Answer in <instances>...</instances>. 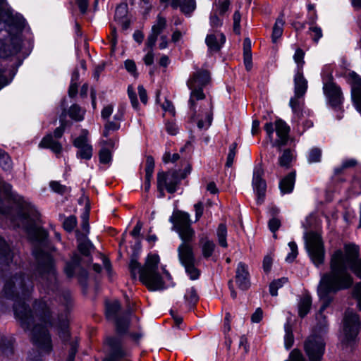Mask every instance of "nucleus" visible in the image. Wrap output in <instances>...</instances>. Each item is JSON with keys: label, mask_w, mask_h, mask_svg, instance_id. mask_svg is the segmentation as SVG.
<instances>
[{"label": "nucleus", "mask_w": 361, "mask_h": 361, "mask_svg": "<svg viewBox=\"0 0 361 361\" xmlns=\"http://www.w3.org/2000/svg\"><path fill=\"white\" fill-rule=\"evenodd\" d=\"M0 166L4 171H9L12 167V161L9 155L0 149Z\"/></svg>", "instance_id": "nucleus-42"}, {"label": "nucleus", "mask_w": 361, "mask_h": 361, "mask_svg": "<svg viewBox=\"0 0 361 361\" xmlns=\"http://www.w3.org/2000/svg\"><path fill=\"white\" fill-rule=\"evenodd\" d=\"M166 27V19L164 17L158 15L156 22L152 25L151 32L149 35L145 43V46L147 49H153L157 40V37L164 31Z\"/></svg>", "instance_id": "nucleus-19"}, {"label": "nucleus", "mask_w": 361, "mask_h": 361, "mask_svg": "<svg viewBox=\"0 0 361 361\" xmlns=\"http://www.w3.org/2000/svg\"><path fill=\"white\" fill-rule=\"evenodd\" d=\"M305 52L300 48H298L293 55L294 61L297 64L296 71H302V67L305 63L304 61Z\"/></svg>", "instance_id": "nucleus-43"}, {"label": "nucleus", "mask_w": 361, "mask_h": 361, "mask_svg": "<svg viewBox=\"0 0 361 361\" xmlns=\"http://www.w3.org/2000/svg\"><path fill=\"white\" fill-rule=\"evenodd\" d=\"M85 111L81 109L78 104H73L68 110V116L76 121H81L84 119Z\"/></svg>", "instance_id": "nucleus-33"}, {"label": "nucleus", "mask_w": 361, "mask_h": 361, "mask_svg": "<svg viewBox=\"0 0 361 361\" xmlns=\"http://www.w3.org/2000/svg\"><path fill=\"white\" fill-rule=\"evenodd\" d=\"M288 281V279L283 277L272 281L269 285V292L272 296H276L278 295V289L283 286Z\"/></svg>", "instance_id": "nucleus-40"}, {"label": "nucleus", "mask_w": 361, "mask_h": 361, "mask_svg": "<svg viewBox=\"0 0 361 361\" xmlns=\"http://www.w3.org/2000/svg\"><path fill=\"white\" fill-rule=\"evenodd\" d=\"M230 5L231 2L229 0L219 1L216 4L217 9L216 11L219 15H224L228 10Z\"/></svg>", "instance_id": "nucleus-54"}, {"label": "nucleus", "mask_w": 361, "mask_h": 361, "mask_svg": "<svg viewBox=\"0 0 361 361\" xmlns=\"http://www.w3.org/2000/svg\"><path fill=\"white\" fill-rule=\"evenodd\" d=\"M360 329L359 316L351 310H347L343 319V333L347 342L353 341Z\"/></svg>", "instance_id": "nucleus-14"}, {"label": "nucleus", "mask_w": 361, "mask_h": 361, "mask_svg": "<svg viewBox=\"0 0 361 361\" xmlns=\"http://www.w3.org/2000/svg\"><path fill=\"white\" fill-rule=\"evenodd\" d=\"M284 345L286 349H290L294 343V336L293 334L292 326L288 320L284 325Z\"/></svg>", "instance_id": "nucleus-32"}, {"label": "nucleus", "mask_w": 361, "mask_h": 361, "mask_svg": "<svg viewBox=\"0 0 361 361\" xmlns=\"http://www.w3.org/2000/svg\"><path fill=\"white\" fill-rule=\"evenodd\" d=\"M60 301L63 303L66 309L68 308V306L71 304V295L69 292H64L60 296Z\"/></svg>", "instance_id": "nucleus-63"}, {"label": "nucleus", "mask_w": 361, "mask_h": 361, "mask_svg": "<svg viewBox=\"0 0 361 361\" xmlns=\"http://www.w3.org/2000/svg\"><path fill=\"white\" fill-rule=\"evenodd\" d=\"M80 262V257L78 254H74L71 262H67L64 268V271L68 277L73 276L75 270L79 267Z\"/></svg>", "instance_id": "nucleus-29"}, {"label": "nucleus", "mask_w": 361, "mask_h": 361, "mask_svg": "<svg viewBox=\"0 0 361 361\" xmlns=\"http://www.w3.org/2000/svg\"><path fill=\"white\" fill-rule=\"evenodd\" d=\"M106 343L109 353L103 361H130V352L122 344L121 339L116 336L108 337Z\"/></svg>", "instance_id": "nucleus-13"}, {"label": "nucleus", "mask_w": 361, "mask_h": 361, "mask_svg": "<svg viewBox=\"0 0 361 361\" xmlns=\"http://www.w3.org/2000/svg\"><path fill=\"white\" fill-rule=\"evenodd\" d=\"M326 343L322 335L313 334L304 341L303 348L310 361H322Z\"/></svg>", "instance_id": "nucleus-10"}, {"label": "nucleus", "mask_w": 361, "mask_h": 361, "mask_svg": "<svg viewBox=\"0 0 361 361\" xmlns=\"http://www.w3.org/2000/svg\"><path fill=\"white\" fill-rule=\"evenodd\" d=\"M114 111V106L111 104H109L104 106L101 112V116L103 119H108L112 114Z\"/></svg>", "instance_id": "nucleus-64"}, {"label": "nucleus", "mask_w": 361, "mask_h": 361, "mask_svg": "<svg viewBox=\"0 0 361 361\" xmlns=\"http://www.w3.org/2000/svg\"><path fill=\"white\" fill-rule=\"evenodd\" d=\"M264 170L261 165L254 168L252 176V187L257 195V203L261 204L264 198L267 184L263 178Z\"/></svg>", "instance_id": "nucleus-16"}, {"label": "nucleus", "mask_w": 361, "mask_h": 361, "mask_svg": "<svg viewBox=\"0 0 361 361\" xmlns=\"http://www.w3.org/2000/svg\"><path fill=\"white\" fill-rule=\"evenodd\" d=\"M154 169V160L152 156H148L146 159L145 176L152 177Z\"/></svg>", "instance_id": "nucleus-53"}, {"label": "nucleus", "mask_w": 361, "mask_h": 361, "mask_svg": "<svg viewBox=\"0 0 361 361\" xmlns=\"http://www.w3.org/2000/svg\"><path fill=\"white\" fill-rule=\"evenodd\" d=\"M322 158V150L319 148L314 147L310 149L307 160L310 164L319 162Z\"/></svg>", "instance_id": "nucleus-44"}, {"label": "nucleus", "mask_w": 361, "mask_h": 361, "mask_svg": "<svg viewBox=\"0 0 361 361\" xmlns=\"http://www.w3.org/2000/svg\"><path fill=\"white\" fill-rule=\"evenodd\" d=\"M179 7L184 14L190 15L196 8V1L195 0H183Z\"/></svg>", "instance_id": "nucleus-38"}, {"label": "nucleus", "mask_w": 361, "mask_h": 361, "mask_svg": "<svg viewBox=\"0 0 361 361\" xmlns=\"http://www.w3.org/2000/svg\"><path fill=\"white\" fill-rule=\"evenodd\" d=\"M121 304L118 300L106 302V317L109 320L115 322L117 332L122 334L126 333L128 329L130 313L119 316Z\"/></svg>", "instance_id": "nucleus-12"}, {"label": "nucleus", "mask_w": 361, "mask_h": 361, "mask_svg": "<svg viewBox=\"0 0 361 361\" xmlns=\"http://www.w3.org/2000/svg\"><path fill=\"white\" fill-rule=\"evenodd\" d=\"M209 23H210V25L213 28H216V27H219L221 26L222 20L219 18L217 11H213L211 13V15L209 17Z\"/></svg>", "instance_id": "nucleus-55"}, {"label": "nucleus", "mask_w": 361, "mask_h": 361, "mask_svg": "<svg viewBox=\"0 0 361 361\" xmlns=\"http://www.w3.org/2000/svg\"><path fill=\"white\" fill-rule=\"evenodd\" d=\"M293 160V153L290 149L283 150L281 156L279 158V165L281 167L288 169Z\"/></svg>", "instance_id": "nucleus-30"}, {"label": "nucleus", "mask_w": 361, "mask_h": 361, "mask_svg": "<svg viewBox=\"0 0 361 361\" xmlns=\"http://www.w3.org/2000/svg\"><path fill=\"white\" fill-rule=\"evenodd\" d=\"M33 255L37 262V272L39 278L49 288L56 281L53 259L49 254L37 247L34 249Z\"/></svg>", "instance_id": "nucleus-8"}, {"label": "nucleus", "mask_w": 361, "mask_h": 361, "mask_svg": "<svg viewBox=\"0 0 361 361\" xmlns=\"http://www.w3.org/2000/svg\"><path fill=\"white\" fill-rule=\"evenodd\" d=\"M225 42L226 37L221 32L209 34L205 39V43L210 53L219 51Z\"/></svg>", "instance_id": "nucleus-22"}, {"label": "nucleus", "mask_w": 361, "mask_h": 361, "mask_svg": "<svg viewBox=\"0 0 361 361\" xmlns=\"http://www.w3.org/2000/svg\"><path fill=\"white\" fill-rule=\"evenodd\" d=\"M78 248V250L85 256H88L90 253L93 245L90 240L87 238L86 235L81 234L79 231L76 232Z\"/></svg>", "instance_id": "nucleus-26"}, {"label": "nucleus", "mask_w": 361, "mask_h": 361, "mask_svg": "<svg viewBox=\"0 0 361 361\" xmlns=\"http://www.w3.org/2000/svg\"><path fill=\"white\" fill-rule=\"evenodd\" d=\"M264 129L272 147L281 150V147L287 144L290 128L282 119H277L274 124L271 122L266 123Z\"/></svg>", "instance_id": "nucleus-9"}, {"label": "nucleus", "mask_w": 361, "mask_h": 361, "mask_svg": "<svg viewBox=\"0 0 361 361\" xmlns=\"http://www.w3.org/2000/svg\"><path fill=\"white\" fill-rule=\"evenodd\" d=\"M39 146L43 148H49L56 154H59L62 150L61 145L53 138L51 134H49L44 137Z\"/></svg>", "instance_id": "nucleus-25"}, {"label": "nucleus", "mask_w": 361, "mask_h": 361, "mask_svg": "<svg viewBox=\"0 0 361 361\" xmlns=\"http://www.w3.org/2000/svg\"><path fill=\"white\" fill-rule=\"evenodd\" d=\"M307 89V81L302 71H296L294 77V93L297 97H303Z\"/></svg>", "instance_id": "nucleus-23"}, {"label": "nucleus", "mask_w": 361, "mask_h": 361, "mask_svg": "<svg viewBox=\"0 0 361 361\" xmlns=\"http://www.w3.org/2000/svg\"><path fill=\"white\" fill-rule=\"evenodd\" d=\"M235 283L240 289L245 290L250 287L248 267L244 262H240L238 264L235 270Z\"/></svg>", "instance_id": "nucleus-21"}, {"label": "nucleus", "mask_w": 361, "mask_h": 361, "mask_svg": "<svg viewBox=\"0 0 361 361\" xmlns=\"http://www.w3.org/2000/svg\"><path fill=\"white\" fill-rule=\"evenodd\" d=\"M288 246L290 247V252L286 256V261L287 262H292L298 256V246L296 243L293 241L290 242L288 243Z\"/></svg>", "instance_id": "nucleus-47"}, {"label": "nucleus", "mask_w": 361, "mask_h": 361, "mask_svg": "<svg viewBox=\"0 0 361 361\" xmlns=\"http://www.w3.org/2000/svg\"><path fill=\"white\" fill-rule=\"evenodd\" d=\"M359 249L355 245H345L344 252L338 250L332 255L330 262V271L323 274L317 288L319 298L323 300L317 319L323 317L322 312L330 304L329 295L350 288L353 283L350 269L361 278V259H358Z\"/></svg>", "instance_id": "nucleus-2"}, {"label": "nucleus", "mask_w": 361, "mask_h": 361, "mask_svg": "<svg viewBox=\"0 0 361 361\" xmlns=\"http://www.w3.org/2000/svg\"><path fill=\"white\" fill-rule=\"evenodd\" d=\"M295 171H292L282 178L279 183V188L281 194L292 192L295 182Z\"/></svg>", "instance_id": "nucleus-24"}, {"label": "nucleus", "mask_w": 361, "mask_h": 361, "mask_svg": "<svg viewBox=\"0 0 361 361\" xmlns=\"http://www.w3.org/2000/svg\"><path fill=\"white\" fill-rule=\"evenodd\" d=\"M351 84L352 99L357 111L361 112V76L352 71L348 74Z\"/></svg>", "instance_id": "nucleus-18"}, {"label": "nucleus", "mask_w": 361, "mask_h": 361, "mask_svg": "<svg viewBox=\"0 0 361 361\" xmlns=\"http://www.w3.org/2000/svg\"><path fill=\"white\" fill-rule=\"evenodd\" d=\"M353 297L357 300V305L361 311V283L355 285L353 292Z\"/></svg>", "instance_id": "nucleus-62"}, {"label": "nucleus", "mask_w": 361, "mask_h": 361, "mask_svg": "<svg viewBox=\"0 0 361 361\" xmlns=\"http://www.w3.org/2000/svg\"><path fill=\"white\" fill-rule=\"evenodd\" d=\"M301 97H297L295 94L293 97H292L290 100V106L293 110V111L299 116L300 113V102L299 99Z\"/></svg>", "instance_id": "nucleus-57"}, {"label": "nucleus", "mask_w": 361, "mask_h": 361, "mask_svg": "<svg viewBox=\"0 0 361 361\" xmlns=\"http://www.w3.org/2000/svg\"><path fill=\"white\" fill-rule=\"evenodd\" d=\"M184 298L185 302H187L189 305H195V303L197 302L199 299L196 289L194 287H190L188 288L185 294Z\"/></svg>", "instance_id": "nucleus-41"}, {"label": "nucleus", "mask_w": 361, "mask_h": 361, "mask_svg": "<svg viewBox=\"0 0 361 361\" xmlns=\"http://www.w3.org/2000/svg\"><path fill=\"white\" fill-rule=\"evenodd\" d=\"M309 30L310 32H312L311 37H312V40L315 43H317L319 42V40L323 36L322 30L321 27H319L318 26H316V25L315 26H311V27H310Z\"/></svg>", "instance_id": "nucleus-52"}, {"label": "nucleus", "mask_w": 361, "mask_h": 361, "mask_svg": "<svg viewBox=\"0 0 361 361\" xmlns=\"http://www.w3.org/2000/svg\"><path fill=\"white\" fill-rule=\"evenodd\" d=\"M173 229L178 233L182 243L177 249L180 263L184 267L185 272L191 280L200 277V271L197 267L192 243L195 237V231L192 228V221L189 214L178 211L170 218Z\"/></svg>", "instance_id": "nucleus-4"}, {"label": "nucleus", "mask_w": 361, "mask_h": 361, "mask_svg": "<svg viewBox=\"0 0 361 361\" xmlns=\"http://www.w3.org/2000/svg\"><path fill=\"white\" fill-rule=\"evenodd\" d=\"M323 90L329 104L335 109H341L343 100L341 88L330 80L324 82Z\"/></svg>", "instance_id": "nucleus-15"}, {"label": "nucleus", "mask_w": 361, "mask_h": 361, "mask_svg": "<svg viewBox=\"0 0 361 361\" xmlns=\"http://www.w3.org/2000/svg\"><path fill=\"white\" fill-rule=\"evenodd\" d=\"M312 306V298L309 295H304L298 302V314L300 317H305L310 312Z\"/></svg>", "instance_id": "nucleus-28"}, {"label": "nucleus", "mask_w": 361, "mask_h": 361, "mask_svg": "<svg viewBox=\"0 0 361 361\" xmlns=\"http://www.w3.org/2000/svg\"><path fill=\"white\" fill-rule=\"evenodd\" d=\"M237 144L235 142L232 143L229 147L228 154L227 155V159L226 166L231 167L234 161V158L236 154Z\"/></svg>", "instance_id": "nucleus-46"}, {"label": "nucleus", "mask_w": 361, "mask_h": 361, "mask_svg": "<svg viewBox=\"0 0 361 361\" xmlns=\"http://www.w3.org/2000/svg\"><path fill=\"white\" fill-rule=\"evenodd\" d=\"M201 242L202 243V252L204 258H209L211 257L214 252L215 248V244L213 241L205 238L204 240L202 239Z\"/></svg>", "instance_id": "nucleus-35"}, {"label": "nucleus", "mask_w": 361, "mask_h": 361, "mask_svg": "<svg viewBox=\"0 0 361 361\" xmlns=\"http://www.w3.org/2000/svg\"><path fill=\"white\" fill-rule=\"evenodd\" d=\"M305 246L314 265L322 264L325 252L321 236L314 232L308 233L305 237Z\"/></svg>", "instance_id": "nucleus-11"}, {"label": "nucleus", "mask_w": 361, "mask_h": 361, "mask_svg": "<svg viewBox=\"0 0 361 361\" xmlns=\"http://www.w3.org/2000/svg\"><path fill=\"white\" fill-rule=\"evenodd\" d=\"M159 258L158 255H149L143 267L136 259H131L129 268L133 278L140 274V280L150 290H159L164 288V283L157 271Z\"/></svg>", "instance_id": "nucleus-7"}, {"label": "nucleus", "mask_w": 361, "mask_h": 361, "mask_svg": "<svg viewBox=\"0 0 361 361\" xmlns=\"http://www.w3.org/2000/svg\"><path fill=\"white\" fill-rule=\"evenodd\" d=\"M18 256L6 240L0 236V269L4 272V285L0 295V305L6 300L14 302L13 311L16 319L25 331H30L33 344L40 353L35 358L30 354V361H40V354L52 349L51 340L47 331L52 325L50 302L43 298L36 300L32 311L26 305L33 290L32 278L26 275L18 262Z\"/></svg>", "instance_id": "nucleus-1"}, {"label": "nucleus", "mask_w": 361, "mask_h": 361, "mask_svg": "<svg viewBox=\"0 0 361 361\" xmlns=\"http://www.w3.org/2000/svg\"><path fill=\"white\" fill-rule=\"evenodd\" d=\"M268 226H269V230L272 233H274V237L276 238V235L275 234V233L281 226L280 220L276 218H272L269 221Z\"/></svg>", "instance_id": "nucleus-61"}, {"label": "nucleus", "mask_w": 361, "mask_h": 361, "mask_svg": "<svg viewBox=\"0 0 361 361\" xmlns=\"http://www.w3.org/2000/svg\"><path fill=\"white\" fill-rule=\"evenodd\" d=\"M59 337L63 341H67L70 336L68 330V314H62L59 317V323L57 324Z\"/></svg>", "instance_id": "nucleus-27"}, {"label": "nucleus", "mask_w": 361, "mask_h": 361, "mask_svg": "<svg viewBox=\"0 0 361 361\" xmlns=\"http://www.w3.org/2000/svg\"><path fill=\"white\" fill-rule=\"evenodd\" d=\"M227 228L225 224H220L217 228V237L219 245L223 247L228 246L226 242Z\"/></svg>", "instance_id": "nucleus-39"}, {"label": "nucleus", "mask_w": 361, "mask_h": 361, "mask_svg": "<svg viewBox=\"0 0 361 361\" xmlns=\"http://www.w3.org/2000/svg\"><path fill=\"white\" fill-rule=\"evenodd\" d=\"M87 130H83L82 135L75 138L73 145L78 148L77 157L80 159L89 160L92 157V146L88 143Z\"/></svg>", "instance_id": "nucleus-17"}, {"label": "nucleus", "mask_w": 361, "mask_h": 361, "mask_svg": "<svg viewBox=\"0 0 361 361\" xmlns=\"http://www.w3.org/2000/svg\"><path fill=\"white\" fill-rule=\"evenodd\" d=\"M240 19L241 16L238 11H236L233 16V31L238 35L240 34Z\"/></svg>", "instance_id": "nucleus-56"}, {"label": "nucleus", "mask_w": 361, "mask_h": 361, "mask_svg": "<svg viewBox=\"0 0 361 361\" xmlns=\"http://www.w3.org/2000/svg\"><path fill=\"white\" fill-rule=\"evenodd\" d=\"M127 6L126 4H121L118 6L115 11V19L116 20H123V18L126 17Z\"/></svg>", "instance_id": "nucleus-51"}, {"label": "nucleus", "mask_w": 361, "mask_h": 361, "mask_svg": "<svg viewBox=\"0 0 361 361\" xmlns=\"http://www.w3.org/2000/svg\"><path fill=\"white\" fill-rule=\"evenodd\" d=\"M99 161L102 164H109L111 161L112 156L111 151L102 147L99 152Z\"/></svg>", "instance_id": "nucleus-45"}, {"label": "nucleus", "mask_w": 361, "mask_h": 361, "mask_svg": "<svg viewBox=\"0 0 361 361\" xmlns=\"http://www.w3.org/2000/svg\"><path fill=\"white\" fill-rule=\"evenodd\" d=\"M120 126L119 122L108 121L104 124L102 135L108 138L113 132L117 131L120 128Z\"/></svg>", "instance_id": "nucleus-37"}, {"label": "nucleus", "mask_w": 361, "mask_h": 361, "mask_svg": "<svg viewBox=\"0 0 361 361\" xmlns=\"http://www.w3.org/2000/svg\"><path fill=\"white\" fill-rule=\"evenodd\" d=\"M13 337L1 338L0 348L7 356L13 353Z\"/></svg>", "instance_id": "nucleus-36"}, {"label": "nucleus", "mask_w": 361, "mask_h": 361, "mask_svg": "<svg viewBox=\"0 0 361 361\" xmlns=\"http://www.w3.org/2000/svg\"><path fill=\"white\" fill-rule=\"evenodd\" d=\"M284 20L282 18H278L275 22L272 31V41L276 42L280 38L283 31Z\"/></svg>", "instance_id": "nucleus-34"}, {"label": "nucleus", "mask_w": 361, "mask_h": 361, "mask_svg": "<svg viewBox=\"0 0 361 361\" xmlns=\"http://www.w3.org/2000/svg\"><path fill=\"white\" fill-rule=\"evenodd\" d=\"M210 82V73L204 69H197L187 81L190 90L188 100L190 119L196 122L200 130H207L213 120L212 104L206 99L203 88Z\"/></svg>", "instance_id": "nucleus-3"}, {"label": "nucleus", "mask_w": 361, "mask_h": 361, "mask_svg": "<svg viewBox=\"0 0 361 361\" xmlns=\"http://www.w3.org/2000/svg\"><path fill=\"white\" fill-rule=\"evenodd\" d=\"M3 188L6 195L12 198L20 207V211L16 218L11 219L16 221L18 226H22L27 232L29 238L39 244L45 243L47 238V233L44 229L35 224L38 219V213L33 206L27 204L22 197L12 192L11 185L3 183Z\"/></svg>", "instance_id": "nucleus-5"}, {"label": "nucleus", "mask_w": 361, "mask_h": 361, "mask_svg": "<svg viewBox=\"0 0 361 361\" xmlns=\"http://www.w3.org/2000/svg\"><path fill=\"white\" fill-rule=\"evenodd\" d=\"M77 225V219L75 216L67 217L63 222V228L67 231H72Z\"/></svg>", "instance_id": "nucleus-49"}, {"label": "nucleus", "mask_w": 361, "mask_h": 361, "mask_svg": "<svg viewBox=\"0 0 361 361\" xmlns=\"http://www.w3.org/2000/svg\"><path fill=\"white\" fill-rule=\"evenodd\" d=\"M286 361H307L302 353L298 349H293L289 355V359Z\"/></svg>", "instance_id": "nucleus-59"}, {"label": "nucleus", "mask_w": 361, "mask_h": 361, "mask_svg": "<svg viewBox=\"0 0 361 361\" xmlns=\"http://www.w3.org/2000/svg\"><path fill=\"white\" fill-rule=\"evenodd\" d=\"M288 246L290 247V252L286 256V261L287 262H292L298 256V246L296 243L293 241L290 242L288 243Z\"/></svg>", "instance_id": "nucleus-48"}, {"label": "nucleus", "mask_w": 361, "mask_h": 361, "mask_svg": "<svg viewBox=\"0 0 361 361\" xmlns=\"http://www.w3.org/2000/svg\"><path fill=\"white\" fill-rule=\"evenodd\" d=\"M128 94L133 107L135 109H138L139 103L137 99V94L131 86L128 87Z\"/></svg>", "instance_id": "nucleus-58"}, {"label": "nucleus", "mask_w": 361, "mask_h": 361, "mask_svg": "<svg viewBox=\"0 0 361 361\" xmlns=\"http://www.w3.org/2000/svg\"><path fill=\"white\" fill-rule=\"evenodd\" d=\"M49 185L53 191L59 194L65 193L67 189L65 185H61L58 181H51L50 182Z\"/></svg>", "instance_id": "nucleus-60"}, {"label": "nucleus", "mask_w": 361, "mask_h": 361, "mask_svg": "<svg viewBox=\"0 0 361 361\" xmlns=\"http://www.w3.org/2000/svg\"><path fill=\"white\" fill-rule=\"evenodd\" d=\"M25 20L19 16H10L0 10V31L6 28L8 37L0 40V57L16 56L21 49L20 33L25 27Z\"/></svg>", "instance_id": "nucleus-6"}, {"label": "nucleus", "mask_w": 361, "mask_h": 361, "mask_svg": "<svg viewBox=\"0 0 361 361\" xmlns=\"http://www.w3.org/2000/svg\"><path fill=\"white\" fill-rule=\"evenodd\" d=\"M13 75H11L10 69L6 68L5 66L0 65V90L10 83Z\"/></svg>", "instance_id": "nucleus-31"}, {"label": "nucleus", "mask_w": 361, "mask_h": 361, "mask_svg": "<svg viewBox=\"0 0 361 361\" xmlns=\"http://www.w3.org/2000/svg\"><path fill=\"white\" fill-rule=\"evenodd\" d=\"M161 176L165 183L164 187L168 192L173 194L177 191V186L180 183L179 171L177 170L168 172L159 171L157 173V178Z\"/></svg>", "instance_id": "nucleus-20"}, {"label": "nucleus", "mask_w": 361, "mask_h": 361, "mask_svg": "<svg viewBox=\"0 0 361 361\" xmlns=\"http://www.w3.org/2000/svg\"><path fill=\"white\" fill-rule=\"evenodd\" d=\"M79 77V73L78 71H75L72 76V81L68 89V94L71 97H73L76 95L78 92V85L77 83L73 82L74 80H77Z\"/></svg>", "instance_id": "nucleus-50"}]
</instances>
